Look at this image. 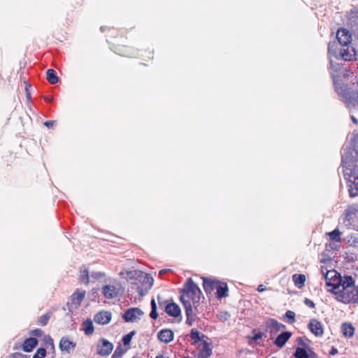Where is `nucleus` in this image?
Wrapping results in <instances>:
<instances>
[{
    "label": "nucleus",
    "mask_w": 358,
    "mask_h": 358,
    "mask_svg": "<svg viewBox=\"0 0 358 358\" xmlns=\"http://www.w3.org/2000/svg\"><path fill=\"white\" fill-rule=\"evenodd\" d=\"M338 353V350L336 348H331L330 352H329V354L331 355H335Z\"/></svg>",
    "instance_id": "nucleus-50"
},
{
    "label": "nucleus",
    "mask_w": 358,
    "mask_h": 358,
    "mask_svg": "<svg viewBox=\"0 0 358 358\" xmlns=\"http://www.w3.org/2000/svg\"><path fill=\"white\" fill-rule=\"evenodd\" d=\"M210 355L211 348L209 347L208 343H204L202 349L199 352V357L200 358H208Z\"/></svg>",
    "instance_id": "nucleus-31"
},
{
    "label": "nucleus",
    "mask_w": 358,
    "mask_h": 358,
    "mask_svg": "<svg viewBox=\"0 0 358 358\" xmlns=\"http://www.w3.org/2000/svg\"><path fill=\"white\" fill-rule=\"evenodd\" d=\"M45 100H46L47 101H52V99H49V98L45 99Z\"/></svg>",
    "instance_id": "nucleus-55"
},
{
    "label": "nucleus",
    "mask_w": 358,
    "mask_h": 358,
    "mask_svg": "<svg viewBox=\"0 0 358 358\" xmlns=\"http://www.w3.org/2000/svg\"><path fill=\"white\" fill-rule=\"evenodd\" d=\"M134 334H135L134 331H131L129 334H127L123 336L122 341L124 345H127L130 344L131 341L132 337L134 335Z\"/></svg>",
    "instance_id": "nucleus-36"
},
{
    "label": "nucleus",
    "mask_w": 358,
    "mask_h": 358,
    "mask_svg": "<svg viewBox=\"0 0 358 358\" xmlns=\"http://www.w3.org/2000/svg\"><path fill=\"white\" fill-rule=\"evenodd\" d=\"M27 97H28V98H30V97H31V95H30V94H29V92H27Z\"/></svg>",
    "instance_id": "nucleus-57"
},
{
    "label": "nucleus",
    "mask_w": 358,
    "mask_h": 358,
    "mask_svg": "<svg viewBox=\"0 0 358 358\" xmlns=\"http://www.w3.org/2000/svg\"><path fill=\"white\" fill-rule=\"evenodd\" d=\"M92 277L96 280L101 279L102 278H104L106 276L105 273L103 272H98V271H94L92 273Z\"/></svg>",
    "instance_id": "nucleus-42"
},
{
    "label": "nucleus",
    "mask_w": 358,
    "mask_h": 358,
    "mask_svg": "<svg viewBox=\"0 0 358 358\" xmlns=\"http://www.w3.org/2000/svg\"><path fill=\"white\" fill-rule=\"evenodd\" d=\"M151 306H152V310L150 312V316L151 318L156 320L158 317V314L157 313V305H156L155 299H152Z\"/></svg>",
    "instance_id": "nucleus-34"
},
{
    "label": "nucleus",
    "mask_w": 358,
    "mask_h": 358,
    "mask_svg": "<svg viewBox=\"0 0 358 358\" xmlns=\"http://www.w3.org/2000/svg\"><path fill=\"white\" fill-rule=\"evenodd\" d=\"M266 328L268 331H270L271 334H275L280 329H285V326L282 324L278 323L273 319H269L266 322Z\"/></svg>",
    "instance_id": "nucleus-20"
},
{
    "label": "nucleus",
    "mask_w": 358,
    "mask_h": 358,
    "mask_svg": "<svg viewBox=\"0 0 358 358\" xmlns=\"http://www.w3.org/2000/svg\"><path fill=\"white\" fill-rule=\"evenodd\" d=\"M120 288V283L117 280H114L111 283L103 286L101 292L106 299H113L119 295Z\"/></svg>",
    "instance_id": "nucleus-5"
},
{
    "label": "nucleus",
    "mask_w": 358,
    "mask_h": 358,
    "mask_svg": "<svg viewBox=\"0 0 358 358\" xmlns=\"http://www.w3.org/2000/svg\"><path fill=\"white\" fill-rule=\"evenodd\" d=\"M199 332L197 331H192L191 337L194 339V342H196L199 339Z\"/></svg>",
    "instance_id": "nucleus-43"
},
{
    "label": "nucleus",
    "mask_w": 358,
    "mask_h": 358,
    "mask_svg": "<svg viewBox=\"0 0 358 358\" xmlns=\"http://www.w3.org/2000/svg\"><path fill=\"white\" fill-rule=\"evenodd\" d=\"M310 331L316 336H322L324 334L322 325L320 322L313 319L308 324Z\"/></svg>",
    "instance_id": "nucleus-14"
},
{
    "label": "nucleus",
    "mask_w": 358,
    "mask_h": 358,
    "mask_svg": "<svg viewBox=\"0 0 358 358\" xmlns=\"http://www.w3.org/2000/svg\"><path fill=\"white\" fill-rule=\"evenodd\" d=\"M164 310L171 316H179V306L176 303L168 301L164 306Z\"/></svg>",
    "instance_id": "nucleus-22"
},
{
    "label": "nucleus",
    "mask_w": 358,
    "mask_h": 358,
    "mask_svg": "<svg viewBox=\"0 0 358 358\" xmlns=\"http://www.w3.org/2000/svg\"><path fill=\"white\" fill-rule=\"evenodd\" d=\"M340 55L345 61H352L355 59L356 52L355 48L349 45L343 46L340 50Z\"/></svg>",
    "instance_id": "nucleus-11"
},
{
    "label": "nucleus",
    "mask_w": 358,
    "mask_h": 358,
    "mask_svg": "<svg viewBox=\"0 0 358 358\" xmlns=\"http://www.w3.org/2000/svg\"><path fill=\"white\" fill-rule=\"evenodd\" d=\"M102 32L106 31V41L110 49L117 55L131 58H139L148 62L154 59V50L151 48L135 49L129 45L127 29L114 27H101Z\"/></svg>",
    "instance_id": "nucleus-1"
},
{
    "label": "nucleus",
    "mask_w": 358,
    "mask_h": 358,
    "mask_svg": "<svg viewBox=\"0 0 358 358\" xmlns=\"http://www.w3.org/2000/svg\"><path fill=\"white\" fill-rule=\"evenodd\" d=\"M217 317L222 322H225L228 320L230 317V315L227 312H220L217 315Z\"/></svg>",
    "instance_id": "nucleus-38"
},
{
    "label": "nucleus",
    "mask_w": 358,
    "mask_h": 358,
    "mask_svg": "<svg viewBox=\"0 0 358 358\" xmlns=\"http://www.w3.org/2000/svg\"><path fill=\"white\" fill-rule=\"evenodd\" d=\"M157 301L159 307H164L165 305L168 303V301H163L160 296H157Z\"/></svg>",
    "instance_id": "nucleus-44"
},
{
    "label": "nucleus",
    "mask_w": 358,
    "mask_h": 358,
    "mask_svg": "<svg viewBox=\"0 0 358 358\" xmlns=\"http://www.w3.org/2000/svg\"><path fill=\"white\" fill-rule=\"evenodd\" d=\"M38 343L36 338H29L24 341L20 347L23 351L30 352L37 346Z\"/></svg>",
    "instance_id": "nucleus-17"
},
{
    "label": "nucleus",
    "mask_w": 358,
    "mask_h": 358,
    "mask_svg": "<svg viewBox=\"0 0 358 358\" xmlns=\"http://www.w3.org/2000/svg\"><path fill=\"white\" fill-rule=\"evenodd\" d=\"M292 280L294 285L299 288H301L304 286L306 276L303 274H294L292 275Z\"/></svg>",
    "instance_id": "nucleus-27"
},
{
    "label": "nucleus",
    "mask_w": 358,
    "mask_h": 358,
    "mask_svg": "<svg viewBox=\"0 0 358 358\" xmlns=\"http://www.w3.org/2000/svg\"><path fill=\"white\" fill-rule=\"evenodd\" d=\"M291 336L292 334L289 331H285L280 334L274 341L275 345L280 348H282L286 342L289 339Z\"/></svg>",
    "instance_id": "nucleus-23"
},
{
    "label": "nucleus",
    "mask_w": 358,
    "mask_h": 358,
    "mask_svg": "<svg viewBox=\"0 0 358 358\" xmlns=\"http://www.w3.org/2000/svg\"><path fill=\"white\" fill-rule=\"evenodd\" d=\"M358 215V206L352 205L348 207L345 210V220L349 222L353 221Z\"/></svg>",
    "instance_id": "nucleus-19"
},
{
    "label": "nucleus",
    "mask_w": 358,
    "mask_h": 358,
    "mask_svg": "<svg viewBox=\"0 0 358 358\" xmlns=\"http://www.w3.org/2000/svg\"><path fill=\"white\" fill-rule=\"evenodd\" d=\"M157 338L160 341L165 343H169L173 340L174 334L171 329H164L158 332Z\"/></svg>",
    "instance_id": "nucleus-15"
},
{
    "label": "nucleus",
    "mask_w": 358,
    "mask_h": 358,
    "mask_svg": "<svg viewBox=\"0 0 358 358\" xmlns=\"http://www.w3.org/2000/svg\"><path fill=\"white\" fill-rule=\"evenodd\" d=\"M334 281L337 282V283L334 285V289H328L334 292V294H336V291L344 289V288H348L349 287H353L355 285V281L350 275H344L343 278L341 277L340 279H335Z\"/></svg>",
    "instance_id": "nucleus-6"
},
{
    "label": "nucleus",
    "mask_w": 358,
    "mask_h": 358,
    "mask_svg": "<svg viewBox=\"0 0 358 358\" xmlns=\"http://www.w3.org/2000/svg\"><path fill=\"white\" fill-rule=\"evenodd\" d=\"M336 38L342 46H346L351 42V34L345 29H339L336 33Z\"/></svg>",
    "instance_id": "nucleus-10"
},
{
    "label": "nucleus",
    "mask_w": 358,
    "mask_h": 358,
    "mask_svg": "<svg viewBox=\"0 0 358 358\" xmlns=\"http://www.w3.org/2000/svg\"><path fill=\"white\" fill-rule=\"evenodd\" d=\"M46 79L50 84H56L59 81L56 71L54 69H49L46 71Z\"/></svg>",
    "instance_id": "nucleus-26"
},
{
    "label": "nucleus",
    "mask_w": 358,
    "mask_h": 358,
    "mask_svg": "<svg viewBox=\"0 0 358 358\" xmlns=\"http://www.w3.org/2000/svg\"><path fill=\"white\" fill-rule=\"evenodd\" d=\"M344 176L349 182V193L351 197L358 195V153L345 152L342 157Z\"/></svg>",
    "instance_id": "nucleus-2"
},
{
    "label": "nucleus",
    "mask_w": 358,
    "mask_h": 358,
    "mask_svg": "<svg viewBox=\"0 0 358 358\" xmlns=\"http://www.w3.org/2000/svg\"><path fill=\"white\" fill-rule=\"evenodd\" d=\"M262 337V333L259 332V333L255 334L252 339H253V341H257L259 339H260Z\"/></svg>",
    "instance_id": "nucleus-47"
},
{
    "label": "nucleus",
    "mask_w": 358,
    "mask_h": 358,
    "mask_svg": "<svg viewBox=\"0 0 358 358\" xmlns=\"http://www.w3.org/2000/svg\"><path fill=\"white\" fill-rule=\"evenodd\" d=\"M219 281L210 278H203V287L206 292H211L216 289Z\"/></svg>",
    "instance_id": "nucleus-24"
},
{
    "label": "nucleus",
    "mask_w": 358,
    "mask_h": 358,
    "mask_svg": "<svg viewBox=\"0 0 358 358\" xmlns=\"http://www.w3.org/2000/svg\"><path fill=\"white\" fill-rule=\"evenodd\" d=\"M124 353V351L122 349L120 346H118L113 355V358L120 357Z\"/></svg>",
    "instance_id": "nucleus-40"
},
{
    "label": "nucleus",
    "mask_w": 358,
    "mask_h": 358,
    "mask_svg": "<svg viewBox=\"0 0 358 358\" xmlns=\"http://www.w3.org/2000/svg\"><path fill=\"white\" fill-rule=\"evenodd\" d=\"M46 350L43 348H38L33 356V358H45Z\"/></svg>",
    "instance_id": "nucleus-37"
},
{
    "label": "nucleus",
    "mask_w": 358,
    "mask_h": 358,
    "mask_svg": "<svg viewBox=\"0 0 358 358\" xmlns=\"http://www.w3.org/2000/svg\"><path fill=\"white\" fill-rule=\"evenodd\" d=\"M201 292L192 278H188L182 289L180 301L184 306H195L200 300Z\"/></svg>",
    "instance_id": "nucleus-3"
},
{
    "label": "nucleus",
    "mask_w": 358,
    "mask_h": 358,
    "mask_svg": "<svg viewBox=\"0 0 358 358\" xmlns=\"http://www.w3.org/2000/svg\"><path fill=\"white\" fill-rule=\"evenodd\" d=\"M352 120L355 123H357V120L355 118V117H352Z\"/></svg>",
    "instance_id": "nucleus-53"
},
{
    "label": "nucleus",
    "mask_w": 358,
    "mask_h": 358,
    "mask_svg": "<svg viewBox=\"0 0 358 358\" xmlns=\"http://www.w3.org/2000/svg\"><path fill=\"white\" fill-rule=\"evenodd\" d=\"M112 319V313L108 310H101L98 312L94 317V321L99 324L106 325L108 324Z\"/></svg>",
    "instance_id": "nucleus-9"
},
{
    "label": "nucleus",
    "mask_w": 358,
    "mask_h": 358,
    "mask_svg": "<svg viewBox=\"0 0 358 358\" xmlns=\"http://www.w3.org/2000/svg\"><path fill=\"white\" fill-rule=\"evenodd\" d=\"M139 281L142 283L143 287H138V293L140 295H143V289L145 291L150 289L153 284V279L148 274H143L140 276Z\"/></svg>",
    "instance_id": "nucleus-12"
},
{
    "label": "nucleus",
    "mask_w": 358,
    "mask_h": 358,
    "mask_svg": "<svg viewBox=\"0 0 358 358\" xmlns=\"http://www.w3.org/2000/svg\"><path fill=\"white\" fill-rule=\"evenodd\" d=\"M113 350V345L105 338H101L97 345V354L101 356L109 355Z\"/></svg>",
    "instance_id": "nucleus-7"
},
{
    "label": "nucleus",
    "mask_w": 358,
    "mask_h": 358,
    "mask_svg": "<svg viewBox=\"0 0 358 358\" xmlns=\"http://www.w3.org/2000/svg\"><path fill=\"white\" fill-rule=\"evenodd\" d=\"M43 334V331L40 329H35L31 330L29 332L30 335H31L33 336H36V337H41V336H42Z\"/></svg>",
    "instance_id": "nucleus-41"
},
{
    "label": "nucleus",
    "mask_w": 358,
    "mask_h": 358,
    "mask_svg": "<svg viewBox=\"0 0 358 358\" xmlns=\"http://www.w3.org/2000/svg\"><path fill=\"white\" fill-rule=\"evenodd\" d=\"M342 331L345 337H352L355 333V329L351 324L345 323L342 325Z\"/></svg>",
    "instance_id": "nucleus-28"
},
{
    "label": "nucleus",
    "mask_w": 358,
    "mask_h": 358,
    "mask_svg": "<svg viewBox=\"0 0 358 358\" xmlns=\"http://www.w3.org/2000/svg\"><path fill=\"white\" fill-rule=\"evenodd\" d=\"M84 331L86 335H91L94 332V325L90 319H87L83 322Z\"/></svg>",
    "instance_id": "nucleus-30"
},
{
    "label": "nucleus",
    "mask_w": 358,
    "mask_h": 358,
    "mask_svg": "<svg viewBox=\"0 0 358 358\" xmlns=\"http://www.w3.org/2000/svg\"><path fill=\"white\" fill-rule=\"evenodd\" d=\"M168 271H170L169 269H162L159 271V275H164L165 273H166Z\"/></svg>",
    "instance_id": "nucleus-52"
},
{
    "label": "nucleus",
    "mask_w": 358,
    "mask_h": 358,
    "mask_svg": "<svg viewBox=\"0 0 358 358\" xmlns=\"http://www.w3.org/2000/svg\"><path fill=\"white\" fill-rule=\"evenodd\" d=\"M186 311L187 315V323L189 325H192V322L194 320L195 315L192 313V306H184Z\"/></svg>",
    "instance_id": "nucleus-29"
},
{
    "label": "nucleus",
    "mask_w": 358,
    "mask_h": 358,
    "mask_svg": "<svg viewBox=\"0 0 358 358\" xmlns=\"http://www.w3.org/2000/svg\"><path fill=\"white\" fill-rule=\"evenodd\" d=\"M50 343H51V345H52V348H54V344H53V341H52V338H50Z\"/></svg>",
    "instance_id": "nucleus-54"
},
{
    "label": "nucleus",
    "mask_w": 358,
    "mask_h": 358,
    "mask_svg": "<svg viewBox=\"0 0 358 358\" xmlns=\"http://www.w3.org/2000/svg\"><path fill=\"white\" fill-rule=\"evenodd\" d=\"M338 273L335 270H330L327 271L324 275L325 280H326V286L327 287H331L334 289V285L337 283V282H335V279H340L341 277L340 275L337 276Z\"/></svg>",
    "instance_id": "nucleus-16"
},
{
    "label": "nucleus",
    "mask_w": 358,
    "mask_h": 358,
    "mask_svg": "<svg viewBox=\"0 0 358 358\" xmlns=\"http://www.w3.org/2000/svg\"><path fill=\"white\" fill-rule=\"evenodd\" d=\"M294 357L296 358H308V355L304 349L297 348L294 353Z\"/></svg>",
    "instance_id": "nucleus-33"
},
{
    "label": "nucleus",
    "mask_w": 358,
    "mask_h": 358,
    "mask_svg": "<svg viewBox=\"0 0 358 358\" xmlns=\"http://www.w3.org/2000/svg\"><path fill=\"white\" fill-rule=\"evenodd\" d=\"M304 303H305V304H306L308 307H310L311 308H315V303H313V301H312L311 300H310L308 299H306L304 301Z\"/></svg>",
    "instance_id": "nucleus-45"
},
{
    "label": "nucleus",
    "mask_w": 358,
    "mask_h": 358,
    "mask_svg": "<svg viewBox=\"0 0 358 358\" xmlns=\"http://www.w3.org/2000/svg\"><path fill=\"white\" fill-rule=\"evenodd\" d=\"M285 317L288 318V322L293 324L295 322V313L292 310H287Z\"/></svg>",
    "instance_id": "nucleus-39"
},
{
    "label": "nucleus",
    "mask_w": 358,
    "mask_h": 358,
    "mask_svg": "<svg viewBox=\"0 0 358 358\" xmlns=\"http://www.w3.org/2000/svg\"><path fill=\"white\" fill-rule=\"evenodd\" d=\"M76 346V343L70 341L69 338L66 336L62 337L59 344L60 350L67 353H69L71 350H74Z\"/></svg>",
    "instance_id": "nucleus-13"
},
{
    "label": "nucleus",
    "mask_w": 358,
    "mask_h": 358,
    "mask_svg": "<svg viewBox=\"0 0 358 358\" xmlns=\"http://www.w3.org/2000/svg\"><path fill=\"white\" fill-rule=\"evenodd\" d=\"M52 316L51 312H48L45 315L38 317L37 324L40 326H45Z\"/></svg>",
    "instance_id": "nucleus-32"
},
{
    "label": "nucleus",
    "mask_w": 358,
    "mask_h": 358,
    "mask_svg": "<svg viewBox=\"0 0 358 358\" xmlns=\"http://www.w3.org/2000/svg\"><path fill=\"white\" fill-rule=\"evenodd\" d=\"M143 314V313L140 308H131L124 313L122 317L125 322H134L139 319V317Z\"/></svg>",
    "instance_id": "nucleus-8"
},
{
    "label": "nucleus",
    "mask_w": 358,
    "mask_h": 358,
    "mask_svg": "<svg viewBox=\"0 0 358 358\" xmlns=\"http://www.w3.org/2000/svg\"><path fill=\"white\" fill-rule=\"evenodd\" d=\"M297 343L300 345L305 346L304 340L303 338L300 337L296 339Z\"/></svg>",
    "instance_id": "nucleus-48"
},
{
    "label": "nucleus",
    "mask_w": 358,
    "mask_h": 358,
    "mask_svg": "<svg viewBox=\"0 0 358 358\" xmlns=\"http://www.w3.org/2000/svg\"><path fill=\"white\" fill-rule=\"evenodd\" d=\"M266 289L265 287L263 285H259L257 287V291L262 292Z\"/></svg>",
    "instance_id": "nucleus-51"
},
{
    "label": "nucleus",
    "mask_w": 358,
    "mask_h": 358,
    "mask_svg": "<svg viewBox=\"0 0 358 358\" xmlns=\"http://www.w3.org/2000/svg\"><path fill=\"white\" fill-rule=\"evenodd\" d=\"M334 46H335V42L329 43V46H328L329 52H333Z\"/></svg>",
    "instance_id": "nucleus-49"
},
{
    "label": "nucleus",
    "mask_w": 358,
    "mask_h": 358,
    "mask_svg": "<svg viewBox=\"0 0 358 358\" xmlns=\"http://www.w3.org/2000/svg\"><path fill=\"white\" fill-rule=\"evenodd\" d=\"M336 299L345 303L351 302H358V296L357 294V288L355 287H349L339 291H336Z\"/></svg>",
    "instance_id": "nucleus-4"
},
{
    "label": "nucleus",
    "mask_w": 358,
    "mask_h": 358,
    "mask_svg": "<svg viewBox=\"0 0 358 358\" xmlns=\"http://www.w3.org/2000/svg\"><path fill=\"white\" fill-rule=\"evenodd\" d=\"M14 350H17L18 349V347L17 345H15V347L13 348Z\"/></svg>",
    "instance_id": "nucleus-56"
},
{
    "label": "nucleus",
    "mask_w": 358,
    "mask_h": 358,
    "mask_svg": "<svg viewBox=\"0 0 358 358\" xmlns=\"http://www.w3.org/2000/svg\"><path fill=\"white\" fill-rule=\"evenodd\" d=\"M329 236L331 240L336 242L339 241L341 239V232L338 229H335L333 231L329 233Z\"/></svg>",
    "instance_id": "nucleus-35"
},
{
    "label": "nucleus",
    "mask_w": 358,
    "mask_h": 358,
    "mask_svg": "<svg viewBox=\"0 0 358 358\" xmlns=\"http://www.w3.org/2000/svg\"><path fill=\"white\" fill-rule=\"evenodd\" d=\"M55 121H54V120H49V121L45 122L44 124L47 127L50 128V127H52L55 124Z\"/></svg>",
    "instance_id": "nucleus-46"
},
{
    "label": "nucleus",
    "mask_w": 358,
    "mask_h": 358,
    "mask_svg": "<svg viewBox=\"0 0 358 358\" xmlns=\"http://www.w3.org/2000/svg\"><path fill=\"white\" fill-rule=\"evenodd\" d=\"M272 358H275V357H272Z\"/></svg>",
    "instance_id": "nucleus-59"
},
{
    "label": "nucleus",
    "mask_w": 358,
    "mask_h": 358,
    "mask_svg": "<svg viewBox=\"0 0 358 358\" xmlns=\"http://www.w3.org/2000/svg\"><path fill=\"white\" fill-rule=\"evenodd\" d=\"M86 292L77 289L71 296V304L76 308L79 306L85 297Z\"/></svg>",
    "instance_id": "nucleus-18"
},
{
    "label": "nucleus",
    "mask_w": 358,
    "mask_h": 358,
    "mask_svg": "<svg viewBox=\"0 0 358 358\" xmlns=\"http://www.w3.org/2000/svg\"><path fill=\"white\" fill-rule=\"evenodd\" d=\"M215 289L217 298L220 299L227 296L228 288L226 283L219 282Z\"/></svg>",
    "instance_id": "nucleus-25"
},
{
    "label": "nucleus",
    "mask_w": 358,
    "mask_h": 358,
    "mask_svg": "<svg viewBox=\"0 0 358 358\" xmlns=\"http://www.w3.org/2000/svg\"><path fill=\"white\" fill-rule=\"evenodd\" d=\"M16 353L12 355L13 357H15Z\"/></svg>",
    "instance_id": "nucleus-58"
},
{
    "label": "nucleus",
    "mask_w": 358,
    "mask_h": 358,
    "mask_svg": "<svg viewBox=\"0 0 358 358\" xmlns=\"http://www.w3.org/2000/svg\"><path fill=\"white\" fill-rule=\"evenodd\" d=\"M78 280L81 284L87 285L90 283V271L85 267L83 266L79 271Z\"/></svg>",
    "instance_id": "nucleus-21"
}]
</instances>
